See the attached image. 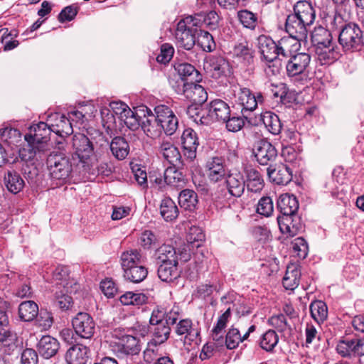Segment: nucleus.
Instances as JSON below:
<instances>
[{
	"label": "nucleus",
	"instance_id": "49530a36",
	"mask_svg": "<svg viewBox=\"0 0 364 364\" xmlns=\"http://www.w3.org/2000/svg\"><path fill=\"white\" fill-rule=\"evenodd\" d=\"M123 271L124 278L133 283L142 282L148 274L146 268L141 264L131 268H127Z\"/></svg>",
	"mask_w": 364,
	"mask_h": 364
},
{
	"label": "nucleus",
	"instance_id": "2f4dec72",
	"mask_svg": "<svg viewBox=\"0 0 364 364\" xmlns=\"http://www.w3.org/2000/svg\"><path fill=\"white\" fill-rule=\"evenodd\" d=\"M159 151L163 157L173 166H177L181 163V154L177 147H176L169 141H163L159 146Z\"/></svg>",
	"mask_w": 364,
	"mask_h": 364
},
{
	"label": "nucleus",
	"instance_id": "4d7b16f0",
	"mask_svg": "<svg viewBox=\"0 0 364 364\" xmlns=\"http://www.w3.org/2000/svg\"><path fill=\"white\" fill-rule=\"evenodd\" d=\"M201 109L197 105H192L186 109L188 117L198 124L208 125L210 124L209 118L201 114Z\"/></svg>",
	"mask_w": 364,
	"mask_h": 364
},
{
	"label": "nucleus",
	"instance_id": "7ed1b4c3",
	"mask_svg": "<svg viewBox=\"0 0 364 364\" xmlns=\"http://www.w3.org/2000/svg\"><path fill=\"white\" fill-rule=\"evenodd\" d=\"M338 43L345 51L360 50L364 46V33L355 23L345 24L339 33Z\"/></svg>",
	"mask_w": 364,
	"mask_h": 364
},
{
	"label": "nucleus",
	"instance_id": "f257e3e1",
	"mask_svg": "<svg viewBox=\"0 0 364 364\" xmlns=\"http://www.w3.org/2000/svg\"><path fill=\"white\" fill-rule=\"evenodd\" d=\"M49 175L56 186L65 183L69 178L73 165L70 157L62 151H53L47 159Z\"/></svg>",
	"mask_w": 364,
	"mask_h": 364
},
{
	"label": "nucleus",
	"instance_id": "cd10ccee",
	"mask_svg": "<svg viewBox=\"0 0 364 364\" xmlns=\"http://www.w3.org/2000/svg\"><path fill=\"white\" fill-rule=\"evenodd\" d=\"M259 48L263 58L266 60H272L279 57L277 43L266 36L258 38Z\"/></svg>",
	"mask_w": 364,
	"mask_h": 364
},
{
	"label": "nucleus",
	"instance_id": "c9c22d12",
	"mask_svg": "<svg viewBox=\"0 0 364 364\" xmlns=\"http://www.w3.org/2000/svg\"><path fill=\"white\" fill-rule=\"evenodd\" d=\"M160 214L164 220L171 222L178 218L179 210L175 202L171 198L166 197L161 201Z\"/></svg>",
	"mask_w": 364,
	"mask_h": 364
},
{
	"label": "nucleus",
	"instance_id": "338daca9",
	"mask_svg": "<svg viewBox=\"0 0 364 364\" xmlns=\"http://www.w3.org/2000/svg\"><path fill=\"white\" fill-rule=\"evenodd\" d=\"M242 342L240 331L235 328L229 329L225 337V344L228 349L237 348L240 343Z\"/></svg>",
	"mask_w": 364,
	"mask_h": 364
},
{
	"label": "nucleus",
	"instance_id": "c756f323",
	"mask_svg": "<svg viewBox=\"0 0 364 364\" xmlns=\"http://www.w3.org/2000/svg\"><path fill=\"white\" fill-rule=\"evenodd\" d=\"M232 54L235 59L245 65H250L253 62L254 51L246 41L236 44Z\"/></svg>",
	"mask_w": 364,
	"mask_h": 364
},
{
	"label": "nucleus",
	"instance_id": "f3484780",
	"mask_svg": "<svg viewBox=\"0 0 364 364\" xmlns=\"http://www.w3.org/2000/svg\"><path fill=\"white\" fill-rule=\"evenodd\" d=\"M267 174L271 181L278 185H287L292 180L291 168L284 164L269 166L267 168Z\"/></svg>",
	"mask_w": 364,
	"mask_h": 364
},
{
	"label": "nucleus",
	"instance_id": "5fc2aeb1",
	"mask_svg": "<svg viewBox=\"0 0 364 364\" xmlns=\"http://www.w3.org/2000/svg\"><path fill=\"white\" fill-rule=\"evenodd\" d=\"M237 18L242 25L246 28L254 30L257 25V15L248 10L238 11Z\"/></svg>",
	"mask_w": 364,
	"mask_h": 364
},
{
	"label": "nucleus",
	"instance_id": "69168bd1",
	"mask_svg": "<svg viewBox=\"0 0 364 364\" xmlns=\"http://www.w3.org/2000/svg\"><path fill=\"white\" fill-rule=\"evenodd\" d=\"M122 122L130 129H136L139 125V119L137 114L131 109H127L120 119Z\"/></svg>",
	"mask_w": 364,
	"mask_h": 364
},
{
	"label": "nucleus",
	"instance_id": "79ce46f5",
	"mask_svg": "<svg viewBox=\"0 0 364 364\" xmlns=\"http://www.w3.org/2000/svg\"><path fill=\"white\" fill-rule=\"evenodd\" d=\"M311 41L316 48L318 47V52L321 48H326V45L332 43L331 32L323 27H318L314 29L311 34Z\"/></svg>",
	"mask_w": 364,
	"mask_h": 364
},
{
	"label": "nucleus",
	"instance_id": "680f3d73",
	"mask_svg": "<svg viewBox=\"0 0 364 364\" xmlns=\"http://www.w3.org/2000/svg\"><path fill=\"white\" fill-rule=\"evenodd\" d=\"M274 210L272 199L269 196L261 198L257 203V213L261 215L269 217Z\"/></svg>",
	"mask_w": 364,
	"mask_h": 364
},
{
	"label": "nucleus",
	"instance_id": "6e6552de",
	"mask_svg": "<svg viewBox=\"0 0 364 364\" xmlns=\"http://www.w3.org/2000/svg\"><path fill=\"white\" fill-rule=\"evenodd\" d=\"M154 112L166 134L171 136L174 134L178 128V121L173 112L168 106L159 105L155 107Z\"/></svg>",
	"mask_w": 364,
	"mask_h": 364
},
{
	"label": "nucleus",
	"instance_id": "aec40b11",
	"mask_svg": "<svg viewBox=\"0 0 364 364\" xmlns=\"http://www.w3.org/2000/svg\"><path fill=\"white\" fill-rule=\"evenodd\" d=\"M207 176L210 182L217 183L223 180L227 172L223 160L219 157L210 159L206 164Z\"/></svg>",
	"mask_w": 364,
	"mask_h": 364
},
{
	"label": "nucleus",
	"instance_id": "ea45409f",
	"mask_svg": "<svg viewBox=\"0 0 364 364\" xmlns=\"http://www.w3.org/2000/svg\"><path fill=\"white\" fill-rule=\"evenodd\" d=\"M159 264L158 276L161 281L171 282L179 276V272L178 271V262Z\"/></svg>",
	"mask_w": 364,
	"mask_h": 364
},
{
	"label": "nucleus",
	"instance_id": "7c9ffc66",
	"mask_svg": "<svg viewBox=\"0 0 364 364\" xmlns=\"http://www.w3.org/2000/svg\"><path fill=\"white\" fill-rule=\"evenodd\" d=\"M299 38H295L291 36L282 37L277 42L279 57L288 58L294 55L300 44Z\"/></svg>",
	"mask_w": 364,
	"mask_h": 364
},
{
	"label": "nucleus",
	"instance_id": "2eb2a0df",
	"mask_svg": "<svg viewBox=\"0 0 364 364\" xmlns=\"http://www.w3.org/2000/svg\"><path fill=\"white\" fill-rule=\"evenodd\" d=\"M309 26L293 14H289L286 19L285 29L287 33L289 36L295 37V38H299V40L303 41L307 38L308 27Z\"/></svg>",
	"mask_w": 364,
	"mask_h": 364
},
{
	"label": "nucleus",
	"instance_id": "20e7f679",
	"mask_svg": "<svg viewBox=\"0 0 364 364\" xmlns=\"http://www.w3.org/2000/svg\"><path fill=\"white\" fill-rule=\"evenodd\" d=\"M71 146L73 154L77 156L84 167L90 170V166L97 161L92 142L86 135L77 133L72 136Z\"/></svg>",
	"mask_w": 364,
	"mask_h": 364
},
{
	"label": "nucleus",
	"instance_id": "6e6d98bb",
	"mask_svg": "<svg viewBox=\"0 0 364 364\" xmlns=\"http://www.w3.org/2000/svg\"><path fill=\"white\" fill-rule=\"evenodd\" d=\"M159 242V237L151 230H144L139 237V243L144 250H149Z\"/></svg>",
	"mask_w": 364,
	"mask_h": 364
},
{
	"label": "nucleus",
	"instance_id": "864d4df0",
	"mask_svg": "<svg viewBox=\"0 0 364 364\" xmlns=\"http://www.w3.org/2000/svg\"><path fill=\"white\" fill-rule=\"evenodd\" d=\"M323 20L326 27V29H328L330 32L331 31L337 30L339 28L342 29L344 26L343 17L336 12L324 14Z\"/></svg>",
	"mask_w": 364,
	"mask_h": 364
},
{
	"label": "nucleus",
	"instance_id": "1a4fd4ad",
	"mask_svg": "<svg viewBox=\"0 0 364 364\" xmlns=\"http://www.w3.org/2000/svg\"><path fill=\"white\" fill-rule=\"evenodd\" d=\"M311 56L306 53H298L289 58L286 63L287 75L290 77L304 73L309 67Z\"/></svg>",
	"mask_w": 364,
	"mask_h": 364
},
{
	"label": "nucleus",
	"instance_id": "0eeeda50",
	"mask_svg": "<svg viewBox=\"0 0 364 364\" xmlns=\"http://www.w3.org/2000/svg\"><path fill=\"white\" fill-rule=\"evenodd\" d=\"M72 325L76 334L82 338H91L95 333V322L87 313H77L72 319Z\"/></svg>",
	"mask_w": 364,
	"mask_h": 364
},
{
	"label": "nucleus",
	"instance_id": "f03ea898",
	"mask_svg": "<svg viewBox=\"0 0 364 364\" xmlns=\"http://www.w3.org/2000/svg\"><path fill=\"white\" fill-rule=\"evenodd\" d=\"M31 134L25 135V140L28 147L20 151L19 154L22 160L31 161L34 159L37 151L43 148V144L48 141L50 129L49 123L41 122L31 127Z\"/></svg>",
	"mask_w": 364,
	"mask_h": 364
},
{
	"label": "nucleus",
	"instance_id": "9b49d317",
	"mask_svg": "<svg viewBox=\"0 0 364 364\" xmlns=\"http://www.w3.org/2000/svg\"><path fill=\"white\" fill-rule=\"evenodd\" d=\"M255 156L261 165H267L277 156V151L268 141L261 139L257 141L254 146Z\"/></svg>",
	"mask_w": 364,
	"mask_h": 364
},
{
	"label": "nucleus",
	"instance_id": "423d86ee",
	"mask_svg": "<svg viewBox=\"0 0 364 364\" xmlns=\"http://www.w3.org/2000/svg\"><path fill=\"white\" fill-rule=\"evenodd\" d=\"M111 347L118 357L137 355L141 350L139 340L130 335L123 336L117 341L113 342Z\"/></svg>",
	"mask_w": 364,
	"mask_h": 364
},
{
	"label": "nucleus",
	"instance_id": "e433bc0d",
	"mask_svg": "<svg viewBox=\"0 0 364 364\" xmlns=\"http://www.w3.org/2000/svg\"><path fill=\"white\" fill-rule=\"evenodd\" d=\"M259 121H261L266 129L272 134H278L282 130V123L279 117L270 112L266 111L260 114Z\"/></svg>",
	"mask_w": 364,
	"mask_h": 364
},
{
	"label": "nucleus",
	"instance_id": "603ef678",
	"mask_svg": "<svg viewBox=\"0 0 364 364\" xmlns=\"http://www.w3.org/2000/svg\"><path fill=\"white\" fill-rule=\"evenodd\" d=\"M147 297L142 293H134L127 291L119 297V301L123 305L140 306L146 302Z\"/></svg>",
	"mask_w": 364,
	"mask_h": 364
},
{
	"label": "nucleus",
	"instance_id": "c03bdc74",
	"mask_svg": "<svg viewBox=\"0 0 364 364\" xmlns=\"http://www.w3.org/2000/svg\"><path fill=\"white\" fill-rule=\"evenodd\" d=\"M175 68L183 82L198 81L199 73L192 65L180 63Z\"/></svg>",
	"mask_w": 364,
	"mask_h": 364
},
{
	"label": "nucleus",
	"instance_id": "3c124183",
	"mask_svg": "<svg viewBox=\"0 0 364 364\" xmlns=\"http://www.w3.org/2000/svg\"><path fill=\"white\" fill-rule=\"evenodd\" d=\"M155 327L153 329V338L151 342L160 345L164 343L169 337L171 328L166 323L153 324Z\"/></svg>",
	"mask_w": 364,
	"mask_h": 364
},
{
	"label": "nucleus",
	"instance_id": "473e14b6",
	"mask_svg": "<svg viewBox=\"0 0 364 364\" xmlns=\"http://www.w3.org/2000/svg\"><path fill=\"white\" fill-rule=\"evenodd\" d=\"M4 184L9 192L16 194L23 190L25 183L18 173L9 170L4 175Z\"/></svg>",
	"mask_w": 364,
	"mask_h": 364
},
{
	"label": "nucleus",
	"instance_id": "c85d7f7f",
	"mask_svg": "<svg viewBox=\"0 0 364 364\" xmlns=\"http://www.w3.org/2000/svg\"><path fill=\"white\" fill-rule=\"evenodd\" d=\"M277 208L282 216L294 215L299 208V202L294 195L282 194L277 200Z\"/></svg>",
	"mask_w": 364,
	"mask_h": 364
},
{
	"label": "nucleus",
	"instance_id": "8fccbe9b",
	"mask_svg": "<svg viewBox=\"0 0 364 364\" xmlns=\"http://www.w3.org/2000/svg\"><path fill=\"white\" fill-rule=\"evenodd\" d=\"M208 68L213 71V75L220 76L225 73L228 68V63L221 56H213L208 61Z\"/></svg>",
	"mask_w": 364,
	"mask_h": 364
},
{
	"label": "nucleus",
	"instance_id": "b1692460",
	"mask_svg": "<svg viewBox=\"0 0 364 364\" xmlns=\"http://www.w3.org/2000/svg\"><path fill=\"white\" fill-rule=\"evenodd\" d=\"M277 221L280 231L287 237H294L302 229L300 220L295 215L279 216Z\"/></svg>",
	"mask_w": 364,
	"mask_h": 364
},
{
	"label": "nucleus",
	"instance_id": "4c0bfd02",
	"mask_svg": "<svg viewBox=\"0 0 364 364\" xmlns=\"http://www.w3.org/2000/svg\"><path fill=\"white\" fill-rule=\"evenodd\" d=\"M39 313L38 306L33 301H25L18 306V315L23 321H32L37 318Z\"/></svg>",
	"mask_w": 364,
	"mask_h": 364
},
{
	"label": "nucleus",
	"instance_id": "bf43d9fd",
	"mask_svg": "<svg viewBox=\"0 0 364 364\" xmlns=\"http://www.w3.org/2000/svg\"><path fill=\"white\" fill-rule=\"evenodd\" d=\"M279 338L276 332L273 330H269L263 334L260 341V346L266 351H271L276 346Z\"/></svg>",
	"mask_w": 364,
	"mask_h": 364
},
{
	"label": "nucleus",
	"instance_id": "bb28decb",
	"mask_svg": "<svg viewBox=\"0 0 364 364\" xmlns=\"http://www.w3.org/2000/svg\"><path fill=\"white\" fill-rule=\"evenodd\" d=\"M37 348L40 355L48 359L57 353L60 343L56 338L50 336H43L38 341Z\"/></svg>",
	"mask_w": 364,
	"mask_h": 364
},
{
	"label": "nucleus",
	"instance_id": "4be33fe9",
	"mask_svg": "<svg viewBox=\"0 0 364 364\" xmlns=\"http://www.w3.org/2000/svg\"><path fill=\"white\" fill-rule=\"evenodd\" d=\"M181 144L184 149V155L191 160L195 159L199 145L196 132L191 128L186 129L181 136Z\"/></svg>",
	"mask_w": 364,
	"mask_h": 364
},
{
	"label": "nucleus",
	"instance_id": "39448f33",
	"mask_svg": "<svg viewBox=\"0 0 364 364\" xmlns=\"http://www.w3.org/2000/svg\"><path fill=\"white\" fill-rule=\"evenodd\" d=\"M197 20L196 16H188L178 23L175 38L179 47L189 50L196 44V30L191 28L190 24L192 23L193 26H198V22L195 21Z\"/></svg>",
	"mask_w": 364,
	"mask_h": 364
},
{
	"label": "nucleus",
	"instance_id": "72a5a7b5",
	"mask_svg": "<svg viewBox=\"0 0 364 364\" xmlns=\"http://www.w3.org/2000/svg\"><path fill=\"white\" fill-rule=\"evenodd\" d=\"M245 175V186L249 191L257 193L262 191L264 187V180L258 171L252 168H247Z\"/></svg>",
	"mask_w": 364,
	"mask_h": 364
},
{
	"label": "nucleus",
	"instance_id": "393cba45",
	"mask_svg": "<svg viewBox=\"0 0 364 364\" xmlns=\"http://www.w3.org/2000/svg\"><path fill=\"white\" fill-rule=\"evenodd\" d=\"M225 178L228 193L234 197H240L245 188V181L242 173L240 172L229 173Z\"/></svg>",
	"mask_w": 364,
	"mask_h": 364
},
{
	"label": "nucleus",
	"instance_id": "f704fd0d",
	"mask_svg": "<svg viewBox=\"0 0 364 364\" xmlns=\"http://www.w3.org/2000/svg\"><path fill=\"white\" fill-rule=\"evenodd\" d=\"M301 271L295 264L289 265L282 280L284 287L287 290L293 291L299 284Z\"/></svg>",
	"mask_w": 364,
	"mask_h": 364
},
{
	"label": "nucleus",
	"instance_id": "f8f14e48",
	"mask_svg": "<svg viewBox=\"0 0 364 364\" xmlns=\"http://www.w3.org/2000/svg\"><path fill=\"white\" fill-rule=\"evenodd\" d=\"M1 350L6 355H11L19 350L23 345L17 333L10 329H0Z\"/></svg>",
	"mask_w": 364,
	"mask_h": 364
},
{
	"label": "nucleus",
	"instance_id": "37998d69",
	"mask_svg": "<svg viewBox=\"0 0 364 364\" xmlns=\"http://www.w3.org/2000/svg\"><path fill=\"white\" fill-rule=\"evenodd\" d=\"M110 150L113 156L118 160L124 159L129 154V146L124 138L114 137L110 143Z\"/></svg>",
	"mask_w": 364,
	"mask_h": 364
},
{
	"label": "nucleus",
	"instance_id": "a18cd8bd",
	"mask_svg": "<svg viewBox=\"0 0 364 364\" xmlns=\"http://www.w3.org/2000/svg\"><path fill=\"white\" fill-rule=\"evenodd\" d=\"M311 316L318 323H323L328 317V307L325 302L316 300L310 305Z\"/></svg>",
	"mask_w": 364,
	"mask_h": 364
},
{
	"label": "nucleus",
	"instance_id": "dca6fc26",
	"mask_svg": "<svg viewBox=\"0 0 364 364\" xmlns=\"http://www.w3.org/2000/svg\"><path fill=\"white\" fill-rule=\"evenodd\" d=\"M144 108L145 109H143V111H146V114H144L141 122V128L148 136L151 138L158 137L164 131L163 126L158 121L155 112L153 113L147 107Z\"/></svg>",
	"mask_w": 364,
	"mask_h": 364
},
{
	"label": "nucleus",
	"instance_id": "a19ab883",
	"mask_svg": "<svg viewBox=\"0 0 364 364\" xmlns=\"http://www.w3.org/2000/svg\"><path fill=\"white\" fill-rule=\"evenodd\" d=\"M141 251L136 249H130L123 252L120 257L122 269L131 268L141 263Z\"/></svg>",
	"mask_w": 364,
	"mask_h": 364
},
{
	"label": "nucleus",
	"instance_id": "ddd939ff",
	"mask_svg": "<svg viewBox=\"0 0 364 364\" xmlns=\"http://www.w3.org/2000/svg\"><path fill=\"white\" fill-rule=\"evenodd\" d=\"M53 279L56 285L62 287L67 293L72 294L77 290L78 284L70 277L69 268L66 266H58L53 273Z\"/></svg>",
	"mask_w": 364,
	"mask_h": 364
},
{
	"label": "nucleus",
	"instance_id": "052dcab7",
	"mask_svg": "<svg viewBox=\"0 0 364 364\" xmlns=\"http://www.w3.org/2000/svg\"><path fill=\"white\" fill-rule=\"evenodd\" d=\"M176 166L168 167L164 173L165 182L171 186H177L182 181L183 175L181 172L178 171L176 168Z\"/></svg>",
	"mask_w": 364,
	"mask_h": 364
},
{
	"label": "nucleus",
	"instance_id": "774afa93",
	"mask_svg": "<svg viewBox=\"0 0 364 364\" xmlns=\"http://www.w3.org/2000/svg\"><path fill=\"white\" fill-rule=\"evenodd\" d=\"M68 294L66 291L65 294H60L58 292L55 293V305L62 311L70 310L73 305V299Z\"/></svg>",
	"mask_w": 364,
	"mask_h": 364
},
{
	"label": "nucleus",
	"instance_id": "a211bd4d",
	"mask_svg": "<svg viewBox=\"0 0 364 364\" xmlns=\"http://www.w3.org/2000/svg\"><path fill=\"white\" fill-rule=\"evenodd\" d=\"M48 122L50 131L60 136L69 135L73 133V127L70 119L59 113L48 116Z\"/></svg>",
	"mask_w": 364,
	"mask_h": 364
},
{
	"label": "nucleus",
	"instance_id": "9d476101",
	"mask_svg": "<svg viewBox=\"0 0 364 364\" xmlns=\"http://www.w3.org/2000/svg\"><path fill=\"white\" fill-rule=\"evenodd\" d=\"M235 102L239 104L241 108V113L246 119H250V114L257 108L255 97L246 87H240L235 93Z\"/></svg>",
	"mask_w": 364,
	"mask_h": 364
},
{
	"label": "nucleus",
	"instance_id": "e2e57ef3",
	"mask_svg": "<svg viewBox=\"0 0 364 364\" xmlns=\"http://www.w3.org/2000/svg\"><path fill=\"white\" fill-rule=\"evenodd\" d=\"M194 16H196V18H198L196 21L198 22V24L201 21V18H203V23L210 29L214 30L218 28L219 23V16L214 11L208 12L205 16L201 14H196Z\"/></svg>",
	"mask_w": 364,
	"mask_h": 364
},
{
	"label": "nucleus",
	"instance_id": "09e8293b",
	"mask_svg": "<svg viewBox=\"0 0 364 364\" xmlns=\"http://www.w3.org/2000/svg\"><path fill=\"white\" fill-rule=\"evenodd\" d=\"M186 240L189 244V250H191V248H198L205 240V234L200 228L192 226L188 229Z\"/></svg>",
	"mask_w": 364,
	"mask_h": 364
},
{
	"label": "nucleus",
	"instance_id": "a878e982",
	"mask_svg": "<svg viewBox=\"0 0 364 364\" xmlns=\"http://www.w3.org/2000/svg\"><path fill=\"white\" fill-rule=\"evenodd\" d=\"M293 14L309 26L314 23L316 18L315 10L307 1H298L294 6Z\"/></svg>",
	"mask_w": 364,
	"mask_h": 364
},
{
	"label": "nucleus",
	"instance_id": "4468645a",
	"mask_svg": "<svg viewBox=\"0 0 364 364\" xmlns=\"http://www.w3.org/2000/svg\"><path fill=\"white\" fill-rule=\"evenodd\" d=\"M208 115L210 122L219 121L225 122L230 116V108L225 101L216 99L211 101L208 105Z\"/></svg>",
	"mask_w": 364,
	"mask_h": 364
},
{
	"label": "nucleus",
	"instance_id": "de8ad7c7",
	"mask_svg": "<svg viewBox=\"0 0 364 364\" xmlns=\"http://www.w3.org/2000/svg\"><path fill=\"white\" fill-rule=\"evenodd\" d=\"M198 203L197 194L190 189H185L181 191L178 196V203L185 210H193Z\"/></svg>",
	"mask_w": 364,
	"mask_h": 364
},
{
	"label": "nucleus",
	"instance_id": "13d9d810",
	"mask_svg": "<svg viewBox=\"0 0 364 364\" xmlns=\"http://www.w3.org/2000/svg\"><path fill=\"white\" fill-rule=\"evenodd\" d=\"M197 43L206 52H211L215 48V43L212 35L205 31L200 30Z\"/></svg>",
	"mask_w": 364,
	"mask_h": 364
},
{
	"label": "nucleus",
	"instance_id": "0e129e2a",
	"mask_svg": "<svg viewBox=\"0 0 364 364\" xmlns=\"http://www.w3.org/2000/svg\"><path fill=\"white\" fill-rule=\"evenodd\" d=\"M291 246L294 252L301 259L306 258L308 255L309 247L306 240L301 237H299L294 239L291 242Z\"/></svg>",
	"mask_w": 364,
	"mask_h": 364
},
{
	"label": "nucleus",
	"instance_id": "5701e85b",
	"mask_svg": "<svg viewBox=\"0 0 364 364\" xmlns=\"http://www.w3.org/2000/svg\"><path fill=\"white\" fill-rule=\"evenodd\" d=\"M90 350L83 345L71 346L66 352L65 360L68 364H86L89 360Z\"/></svg>",
	"mask_w": 364,
	"mask_h": 364
},
{
	"label": "nucleus",
	"instance_id": "412c9836",
	"mask_svg": "<svg viewBox=\"0 0 364 364\" xmlns=\"http://www.w3.org/2000/svg\"><path fill=\"white\" fill-rule=\"evenodd\" d=\"M183 93L186 98L196 104H203L208 99V94L204 87L196 82H183Z\"/></svg>",
	"mask_w": 364,
	"mask_h": 364
},
{
	"label": "nucleus",
	"instance_id": "6ab92c4d",
	"mask_svg": "<svg viewBox=\"0 0 364 364\" xmlns=\"http://www.w3.org/2000/svg\"><path fill=\"white\" fill-rule=\"evenodd\" d=\"M174 331L178 336L184 337V346H191L199 336V331L194 328L189 318L180 319L176 324Z\"/></svg>",
	"mask_w": 364,
	"mask_h": 364
},
{
	"label": "nucleus",
	"instance_id": "58836bf2",
	"mask_svg": "<svg viewBox=\"0 0 364 364\" xmlns=\"http://www.w3.org/2000/svg\"><path fill=\"white\" fill-rule=\"evenodd\" d=\"M155 259L157 263H169L178 262V257L175 248L169 245H162L156 249Z\"/></svg>",
	"mask_w": 364,
	"mask_h": 364
}]
</instances>
